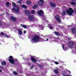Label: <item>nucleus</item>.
<instances>
[{"mask_svg":"<svg viewBox=\"0 0 76 76\" xmlns=\"http://www.w3.org/2000/svg\"><path fill=\"white\" fill-rule=\"evenodd\" d=\"M25 13L26 15L28 16V19L31 21H34L35 20V19L34 17L32 16H31V12L28 10H26L25 11Z\"/></svg>","mask_w":76,"mask_h":76,"instance_id":"1","label":"nucleus"},{"mask_svg":"<svg viewBox=\"0 0 76 76\" xmlns=\"http://www.w3.org/2000/svg\"><path fill=\"white\" fill-rule=\"evenodd\" d=\"M12 4L15 7L12 9V10L14 12H18L19 11V7H17L15 2H13L12 3Z\"/></svg>","mask_w":76,"mask_h":76,"instance_id":"2","label":"nucleus"},{"mask_svg":"<svg viewBox=\"0 0 76 76\" xmlns=\"http://www.w3.org/2000/svg\"><path fill=\"white\" fill-rule=\"evenodd\" d=\"M66 12L67 14L69 15V16H72V15H73V13H74L75 12L74 10H73L72 8L71 7H69V9H67L66 10Z\"/></svg>","mask_w":76,"mask_h":76,"instance_id":"3","label":"nucleus"},{"mask_svg":"<svg viewBox=\"0 0 76 76\" xmlns=\"http://www.w3.org/2000/svg\"><path fill=\"white\" fill-rule=\"evenodd\" d=\"M39 37L38 35L34 36L32 38V40L34 42H37L39 41Z\"/></svg>","mask_w":76,"mask_h":76,"instance_id":"4","label":"nucleus"},{"mask_svg":"<svg viewBox=\"0 0 76 76\" xmlns=\"http://www.w3.org/2000/svg\"><path fill=\"white\" fill-rule=\"evenodd\" d=\"M44 1L43 0H40V1L38 2V4L40 6H44Z\"/></svg>","mask_w":76,"mask_h":76,"instance_id":"5","label":"nucleus"},{"mask_svg":"<svg viewBox=\"0 0 76 76\" xmlns=\"http://www.w3.org/2000/svg\"><path fill=\"white\" fill-rule=\"evenodd\" d=\"M57 21L59 23H61V18L59 15H57Z\"/></svg>","mask_w":76,"mask_h":76,"instance_id":"6","label":"nucleus"},{"mask_svg":"<svg viewBox=\"0 0 76 76\" xmlns=\"http://www.w3.org/2000/svg\"><path fill=\"white\" fill-rule=\"evenodd\" d=\"M37 13L39 15H41L42 16H43L42 14H44V11L42 10H40V11H37Z\"/></svg>","mask_w":76,"mask_h":76,"instance_id":"7","label":"nucleus"},{"mask_svg":"<svg viewBox=\"0 0 76 76\" xmlns=\"http://www.w3.org/2000/svg\"><path fill=\"white\" fill-rule=\"evenodd\" d=\"M31 61L34 63H37V60H36V59H35V58H34V56L31 55Z\"/></svg>","mask_w":76,"mask_h":76,"instance_id":"8","label":"nucleus"},{"mask_svg":"<svg viewBox=\"0 0 76 76\" xmlns=\"http://www.w3.org/2000/svg\"><path fill=\"white\" fill-rule=\"evenodd\" d=\"M73 45H74V43L73 42L71 41L69 42V45L70 47H72V46H73Z\"/></svg>","mask_w":76,"mask_h":76,"instance_id":"9","label":"nucleus"},{"mask_svg":"<svg viewBox=\"0 0 76 76\" xmlns=\"http://www.w3.org/2000/svg\"><path fill=\"white\" fill-rule=\"evenodd\" d=\"M8 60L11 64H14L15 63V61L13 59H9Z\"/></svg>","mask_w":76,"mask_h":76,"instance_id":"10","label":"nucleus"},{"mask_svg":"<svg viewBox=\"0 0 76 76\" xmlns=\"http://www.w3.org/2000/svg\"><path fill=\"white\" fill-rule=\"evenodd\" d=\"M50 4L51 7H56V4H55L53 2H51L50 3Z\"/></svg>","mask_w":76,"mask_h":76,"instance_id":"11","label":"nucleus"},{"mask_svg":"<svg viewBox=\"0 0 76 76\" xmlns=\"http://www.w3.org/2000/svg\"><path fill=\"white\" fill-rule=\"evenodd\" d=\"M11 19H12V20L13 21H14V22H16V19L15 18L13 17V16H11Z\"/></svg>","mask_w":76,"mask_h":76,"instance_id":"12","label":"nucleus"},{"mask_svg":"<svg viewBox=\"0 0 76 76\" xmlns=\"http://www.w3.org/2000/svg\"><path fill=\"white\" fill-rule=\"evenodd\" d=\"M48 27L49 28V29H51L52 30H53V26H50V24H48Z\"/></svg>","mask_w":76,"mask_h":76,"instance_id":"13","label":"nucleus"},{"mask_svg":"<svg viewBox=\"0 0 76 76\" xmlns=\"http://www.w3.org/2000/svg\"><path fill=\"white\" fill-rule=\"evenodd\" d=\"M72 31L73 34H76V28H73L72 29Z\"/></svg>","mask_w":76,"mask_h":76,"instance_id":"14","label":"nucleus"},{"mask_svg":"<svg viewBox=\"0 0 76 76\" xmlns=\"http://www.w3.org/2000/svg\"><path fill=\"white\" fill-rule=\"evenodd\" d=\"M1 64L3 66H5V65H6V61H4L2 62Z\"/></svg>","mask_w":76,"mask_h":76,"instance_id":"15","label":"nucleus"},{"mask_svg":"<svg viewBox=\"0 0 76 76\" xmlns=\"http://www.w3.org/2000/svg\"><path fill=\"white\" fill-rule=\"evenodd\" d=\"M38 7V5H34L33 6V9H36V8H37V7Z\"/></svg>","mask_w":76,"mask_h":76,"instance_id":"16","label":"nucleus"},{"mask_svg":"<svg viewBox=\"0 0 76 76\" xmlns=\"http://www.w3.org/2000/svg\"><path fill=\"white\" fill-rule=\"evenodd\" d=\"M22 7L23 9H27V6L25 5H22Z\"/></svg>","mask_w":76,"mask_h":76,"instance_id":"17","label":"nucleus"},{"mask_svg":"<svg viewBox=\"0 0 76 76\" xmlns=\"http://www.w3.org/2000/svg\"><path fill=\"white\" fill-rule=\"evenodd\" d=\"M26 3L27 4L30 5L31 4L32 2L30 1H27L26 2Z\"/></svg>","mask_w":76,"mask_h":76,"instance_id":"18","label":"nucleus"},{"mask_svg":"<svg viewBox=\"0 0 76 76\" xmlns=\"http://www.w3.org/2000/svg\"><path fill=\"white\" fill-rule=\"evenodd\" d=\"M20 26L22 27H23V28H26V26H25V25L20 24Z\"/></svg>","mask_w":76,"mask_h":76,"instance_id":"19","label":"nucleus"},{"mask_svg":"<svg viewBox=\"0 0 76 76\" xmlns=\"http://www.w3.org/2000/svg\"><path fill=\"white\" fill-rule=\"evenodd\" d=\"M66 15V12L65 11H63L62 13V16H64V15Z\"/></svg>","mask_w":76,"mask_h":76,"instance_id":"20","label":"nucleus"},{"mask_svg":"<svg viewBox=\"0 0 76 76\" xmlns=\"http://www.w3.org/2000/svg\"><path fill=\"white\" fill-rule=\"evenodd\" d=\"M13 58V57L12 56H10L9 57H8V59L9 60H12Z\"/></svg>","mask_w":76,"mask_h":76,"instance_id":"21","label":"nucleus"},{"mask_svg":"<svg viewBox=\"0 0 76 76\" xmlns=\"http://www.w3.org/2000/svg\"><path fill=\"white\" fill-rule=\"evenodd\" d=\"M18 32H19V33L20 34V35H21L22 34V31L20 30L19 29L18 30Z\"/></svg>","mask_w":76,"mask_h":76,"instance_id":"22","label":"nucleus"},{"mask_svg":"<svg viewBox=\"0 0 76 76\" xmlns=\"http://www.w3.org/2000/svg\"><path fill=\"white\" fill-rule=\"evenodd\" d=\"M13 75H18V73L15 71H13Z\"/></svg>","mask_w":76,"mask_h":76,"instance_id":"23","label":"nucleus"},{"mask_svg":"<svg viewBox=\"0 0 76 76\" xmlns=\"http://www.w3.org/2000/svg\"><path fill=\"white\" fill-rule=\"evenodd\" d=\"M70 3L72 5H75L76 3L74 2H71Z\"/></svg>","mask_w":76,"mask_h":76,"instance_id":"24","label":"nucleus"},{"mask_svg":"<svg viewBox=\"0 0 76 76\" xmlns=\"http://www.w3.org/2000/svg\"><path fill=\"white\" fill-rule=\"evenodd\" d=\"M31 14H35V12L34 10H32L31 12Z\"/></svg>","mask_w":76,"mask_h":76,"instance_id":"25","label":"nucleus"},{"mask_svg":"<svg viewBox=\"0 0 76 76\" xmlns=\"http://www.w3.org/2000/svg\"><path fill=\"white\" fill-rule=\"evenodd\" d=\"M54 72L55 73L57 74V69H54Z\"/></svg>","mask_w":76,"mask_h":76,"instance_id":"26","label":"nucleus"},{"mask_svg":"<svg viewBox=\"0 0 76 76\" xmlns=\"http://www.w3.org/2000/svg\"><path fill=\"white\" fill-rule=\"evenodd\" d=\"M0 35H2L3 36H4V33L3 32H1L0 33Z\"/></svg>","mask_w":76,"mask_h":76,"instance_id":"27","label":"nucleus"},{"mask_svg":"<svg viewBox=\"0 0 76 76\" xmlns=\"http://www.w3.org/2000/svg\"><path fill=\"white\" fill-rule=\"evenodd\" d=\"M63 76H71L70 75H66L65 74H64L63 75Z\"/></svg>","mask_w":76,"mask_h":76,"instance_id":"28","label":"nucleus"},{"mask_svg":"<svg viewBox=\"0 0 76 76\" xmlns=\"http://www.w3.org/2000/svg\"><path fill=\"white\" fill-rule=\"evenodd\" d=\"M54 34L55 35H57V31H54Z\"/></svg>","mask_w":76,"mask_h":76,"instance_id":"29","label":"nucleus"},{"mask_svg":"<svg viewBox=\"0 0 76 76\" xmlns=\"http://www.w3.org/2000/svg\"><path fill=\"white\" fill-rule=\"evenodd\" d=\"M55 18L57 20V15H56V16H55Z\"/></svg>","mask_w":76,"mask_h":76,"instance_id":"30","label":"nucleus"},{"mask_svg":"<svg viewBox=\"0 0 76 76\" xmlns=\"http://www.w3.org/2000/svg\"><path fill=\"white\" fill-rule=\"evenodd\" d=\"M9 4V3L8 2H7L6 4V5H7V6H8V5Z\"/></svg>","mask_w":76,"mask_h":76,"instance_id":"31","label":"nucleus"},{"mask_svg":"<svg viewBox=\"0 0 76 76\" xmlns=\"http://www.w3.org/2000/svg\"><path fill=\"white\" fill-rule=\"evenodd\" d=\"M2 25V23H1V21H0V26H1Z\"/></svg>","mask_w":76,"mask_h":76,"instance_id":"32","label":"nucleus"},{"mask_svg":"<svg viewBox=\"0 0 76 76\" xmlns=\"http://www.w3.org/2000/svg\"><path fill=\"white\" fill-rule=\"evenodd\" d=\"M0 15L1 16H2L3 15H4V13H3L2 14H1Z\"/></svg>","mask_w":76,"mask_h":76,"instance_id":"33","label":"nucleus"},{"mask_svg":"<svg viewBox=\"0 0 76 76\" xmlns=\"http://www.w3.org/2000/svg\"><path fill=\"white\" fill-rule=\"evenodd\" d=\"M17 2L18 3L20 4H22V3L21 2H20V1H17Z\"/></svg>","mask_w":76,"mask_h":76,"instance_id":"34","label":"nucleus"},{"mask_svg":"<svg viewBox=\"0 0 76 76\" xmlns=\"http://www.w3.org/2000/svg\"><path fill=\"white\" fill-rule=\"evenodd\" d=\"M39 66L40 67H42V66L41 65H40L39 64Z\"/></svg>","mask_w":76,"mask_h":76,"instance_id":"35","label":"nucleus"},{"mask_svg":"<svg viewBox=\"0 0 76 76\" xmlns=\"http://www.w3.org/2000/svg\"><path fill=\"white\" fill-rule=\"evenodd\" d=\"M23 32H24V34H26V31L25 30Z\"/></svg>","mask_w":76,"mask_h":76,"instance_id":"36","label":"nucleus"},{"mask_svg":"<svg viewBox=\"0 0 76 76\" xmlns=\"http://www.w3.org/2000/svg\"><path fill=\"white\" fill-rule=\"evenodd\" d=\"M31 69H32V68H34V65H32V66H31Z\"/></svg>","mask_w":76,"mask_h":76,"instance_id":"37","label":"nucleus"},{"mask_svg":"<svg viewBox=\"0 0 76 76\" xmlns=\"http://www.w3.org/2000/svg\"><path fill=\"white\" fill-rule=\"evenodd\" d=\"M62 48L63 49H64V45H62Z\"/></svg>","mask_w":76,"mask_h":76,"instance_id":"38","label":"nucleus"},{"mask_svg":"<svg viewBox=\"0 0 76 76\" xmlns=\"http://www.w3.org/2000/svg\"><path fill=\"white\" fill-rule=\"evenodd\" d=\"M57 35L58 36L60 35V34L58 32H57Z\"/></svg>","mask_w":76,"mask_h":76,"instance_id":"39","label":"nucleus"},{"mask_svg":"<svg viewBox=\"0 0 76 76\" xmlns=\"http://www.w3.org/2000/svg\"><path fill=\"white\" fill-rule=\"evenodd\" d=\"M68 40H70L71 39V38H68Z\"/></svg>","mask_w":76,"mask_h":76,"instance_id":"40","label":"nucleus"},{"mask_svg":"<svg viewBox=\"0 0 76 76\" xmlns=\"http://www.w3.org/2000/svg\"><path fill=\"white\" fill-rule=\"evenodd\" d=\"M55 63L56 64H57V62H55Z\"/></svg>","mask_w":76,"mask_h":76,"instance_id":"41","label":"nucleus"},{"mask_svg":"<svg viewBox=\"0 0 76 76\" xmlns=\"http://www.w3.org/2000/svg\"><path fill=\"white\" fill-rule=\"evenodd\" d=\"M58 26H59V27H60V28H61V26H60V25H58Z\"/></svg>","mask_w":76,"mask_h":76,"instance_id":"42","label":"nucleus"},{"mask_svg":"<svg viewBox=\"0 0 76 76\" xmlns=\"http://www.w3.org/2000/svg\"><path fill=\"white\" fill-rule=\"evenodd\" d=\"M47 41H48V38L47 39Z\"/></svg>","mask_w":76,"mask_h":76,"instance_id":"43","label":"nucleus"},{"mask_svg":"<svg viewBox=\"0 0 76 76\" xmlns=\"http://www.w3.org/2000/svg\"><path fill=\"white\" fill-rule=\"evenodd\" d=\"M0 72H2V71L1 69H0Z\"/></svg>","mask_w":76,"mask_h":76,"instance_id":"44","label":"nucleus"},{"mask_svg":"<svg viewBox=\"0 0 76 76\" xmlns=\"http://www.w3.org/2000/svg\"><path fill=\"white\" fill-rule=\"evenodd\" d=\"M22 0H19V1H22Z\"/></svg>","mask_w":76,"mask_h":76,"instance_id":"45","label":"nucleus"},{"mask_svg":"<svg viewBox=\"0 0 76 76\" xmlns=\"http://www.w3.org/2000/svg\"><path fill=\"white\" fill-rule=\"evenodd\" d=\"M5 35H6V37H7L8 36L7 34H5Z\"/></svg>","mask_w":76,"mask_h":76,"instance_id":"46","label":"nucleus"},{"mask_svg":"<svg viewBox=\"0 0 76 76\" xmlns=\"http://www.w3.org/2000/svg\"><path fill=\"white\" fill-rule=\"evenodd\" d=\"M59 64V63L58 62H57V64Z\"/></svg>","mask_w":76,"mask_h":76,"instance_id":"47","label":"nucleus"},{"mask_svg":"<svg viewBox=\"0 0 76 76\" xmlns=\"http://www.w3.org/2000/svg\"><path fill=\"white\" fill-rule=\"evenodd\" d=\"M7 38H9V37L8 36H7Z\"/></svg>","mask_w":76,"mask_h":76,"instance_id":"48","label":"nucleus"},{"mask_svg":"<svg viewBox=\"0 0 76 76\" xmlns=\"http://www.w3.org/2000/svg\"><path fill=\"white\" fill-rule=\"evenodd\" d=\"M29 65H31V63H29Z\"/></svg>","mask_w":76,"mask_h":76,"instance_id":"49","label":"nucleus"},{"mask_svg":"<svg viewBox=\"0 0 76 76\" xmlns=\"http://www.w3.org/2000/svg\"><path fill=\"white\" fill-rule=\"evenodd\" d=\"M22 72H20V73H22Z\"/></svg>","mask_w":76,"mask_h":76,"instance_id":"50","label":"nucleus"},{"mask_svg":"<svg viewBox=\"0 0 76 76\" xmlns=\"http://www.w3.org/2000/svg\"><path fill=\"white\" fill-rule=\"evenodd\" d=\"M69 73H70V71H69Z\"/></svg>","mask_w":76,"mask_h":76,"instance_id":"51","label":"nucleus"},{"mask_svg":"<svg viewBox=\"0 0 76 76\" xmlns=\"http://www.w3.org/2000/svg\"><path fill=\"white\" fill-rule=\"evenodd\" d=\"M57 73H58V71L57 72Z\"/></svg>","mask_w":76,"mask_h":76,"instance_id":"52","label":"nucleus"},{"mask_svg":"<svg viewBox=\"0 0 76 76\" xmlns=\"http://www.w3.org/2000/svg\"><path fill=\"white\" fill-rule=\"evenodd\" d=\"M0 44H1V43L0 42Z\"/></svg>","mask_w":76,"mask_h":76,"instance_id":"53","label":"nucleus"},{"mask_svg":"<svg viewBox=\"0 0 76 76\" xmlns=\"http://www.w3.org/2000/svg\"><path fill=\"white\" fill-rule=\"evenodd\" d=\"M1 68H2V67H1Z\"/></svg>","mask_w":76,"mask_h":76,"instance_id":"54","label":"nucleus"},{"mask_svg":"<svg viewBox=\"0 0 76 76\" xmlns=\"http://www.w3.org/2000/svg\"><path fill=\"white\" fill-rule=\"evenodd\" d=\"M28 76H29V75H28Z\"/></svg>","mask_w":76,"mask_h":76,"instance_id":"55","label":"nucleus"}]
</instances>
